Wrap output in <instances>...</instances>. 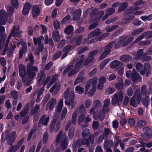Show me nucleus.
I'll use <instances>...</instances> for the list:
<instances>
[{
  "label": "nucleus",
  "mask_w": 152,
  "mask_h": 152,
  "mask_svg": "<svg viewBox=\"0 0 152 152\" xmlns=\"http://www.w3.org/2000/svg\"><path fill=\"white\" fill-rule=\"evenodd\" d=\"M28 56L30 60V63L28 64L27 67V78L26 79L25 85L29 86L32 81L36 73L35 72L38 71V68L34 66H31L34 63V60L32 54L29 53Z\"/></svg>",
  "instance_id": "nucleus-1"
},
{
  "label": "nucleus",
  "mask_w": 152,
  "mask_h": 152,
  "mask_svg": "<svg viewBox=\"0 0 152 152\" xmlns=\"http://www.w3.org/2000/svg\"><path fill=\"white\" fill-rule=\"evenodd\" d=\"M7 15L5 11L1 10H0V50L2 49L4 42L6 39V35L4 34L5 28L1 25L5 24L7 21Z\"/></svg>",
  "instance_id": "nucleus-2"
},
{
  "label": "nucleus",
  "mask_w": 152,
  "mask_h": 152,
  "mask_svg": "<svg viewBox=\"0 0 152 152\" xmlns=\"http://www.w3.org/2000/svg\"><path fill=\"white\" fill-rule=\"evenodd\" d=\"M84 56L82 55L79 57L77 60L76 64L75 66L74 69L72 70L73 68V65H69L64 71L63 74H66L68 72H70L68 74V76L71 77L77 73L80 69L83 66V63L84 60Z\"/></svg>",
  "instance_id": "nucleus-3"
},
{
  "label": "nucleus",
  "mask_w": 152,
  "mask_h": 152,
  "mask_svg": "<svg viewBox=\"0 0 152 152\" xmlns=\"http://www.w3.org/2000/svg\"><path fill=\"white\" fill-rule=\"evenodd\" d=\"M98 82V78L94 77L88 80L85 87V94L89 96H93L96 90V86Z\"/></svg>",
  "instance_id": "nucleus-4"
},
{
  "label": "nucleus",
  "mask_w": 152,
  "mask_h": 152,
  "mask_svg": "<svg viewBox=\"0 0 152 152\" xmlns=\"http://www.w3.org/2000/svg\"><path fill=\"white\" fill-rule=\"evenodd\" d=\"M64 97L65 99H69V100L65 99L64 101L65 104L70 107L72 109H74L76 104V102L75 101V97L74 92L73 91H71L69 92V88H67L65 92Z\"/></svg>",
  "instance_id": "nucleus-5"
},
{
  "label": "nucleus",
  "mask_w": 152,
  "mask_h": 152,
  "mask_svg": "<svg viewBox=\"0 0 152 152\" xmlns=\"http://www.w3.org/2000/svg\"><path fill=\"white\" fill-rule=\"evenodd\" d=\"M110 104V100L109 99H106L104 102V105L103 107V110L100 111L97 114L96 113L94 114V118L96 120L99 119L101 121L103 120L105 117V113L109 110L108 107Z\"/></svg>",
  "instance_id": "nucleus-6"
},
{
  "label": "nucleus",
  "mask_w": 152,
  "mask_h": 152,
  "mask_svg": "<svg viewBox=\"0 0 152 152\" xmlns=\"http://www.w3.org/2000/svg\"><path fill=\"white\" fill-rule=\"evenodd\" d=\"M10 132L7 130L3 133L1 141V142H4L5 139L7 140L8 144L11 145L13 143L16 137V133L15 131L12 132L9 135Z\"/></svg>",
  "instance_id": "nucleus-7"
},
{
  "label": "nucleus",
  "mask_w": 152,
  "mask_h": 152,
  "mask_svg": "<svg viewBox=\"0 0 152 152\" xmlns=\"http://www.w3.org/2000/svg\"><path fill=\"white\" fill-rule=\"evenodd\" d=\"M67 137L65 133H63L61 131L59 132L56 139V142L61 143V147L62 149H66L68 145V142L66 139Z\"/></svg>",
  "instance_id": "nucleus-8"
},
{
  "label": "nucleus",
  "mask_w": 152,
  "mask_h": 152,
  "mask_svg": "<svg viewBox=\"0 0 152 152\" xmlns=\"http://www.w3.org/2000/svg\"><path fill=\"white\" fill-rule=\"evenodd\" d=\"M59 113L57 112L55 113L53 119L50 124V132L51 133H52L54 130L56 132H57L60 128L61 123L57 121L59 116Z\"/></svg>",
  "instance_id": "nucleus-9"
},
{
  "label": "nucleus",
  "mask_w": 152,
  "mask_h": 152,
  "mask_svg": "<svg viewBox=\"0 0 152 152\" xmlns=\"http://www.w3.org/2000/svg\"><path fill=\"white\" fill-rule=\"evenodd\" d=\"M139 9V7H137L134 8L132 7L130 8L129 10H128V15H127V18L125 20V23H126L128 22L129 20L134 19V16L131 15L130 13H132L136 15H141L144 13V12L142 11H136Z\"/></svg>",
  "instance_id": "nucleus-10"
},
{
  "label": "nucleus",
  "mask_w": 152,
  "mask_h": 152,
  "mask_svg": "<svg viewBox=\"0 0 152 152\" xmlns=\"http://www.w3.org/2000/svg\"><path fill=\"white\" fill-rule=\"evenodd\" d=\"M20 31L18 27V26H14L11 32L6 40L5 45V50H3V53H2V55H4L6 53V50L7 49L9 42L12 36H13L14 37H16L18 35Z\"/></svg>",
  "instance_id": "nucleus-11"
},
{
  "label": "nucleus",
  "mask_w": 152,
  "mask_h": 152,
  "mask_svg": "<svg viewBox=\"0 0 152 152\" xmlns=\"http://www.w3.org/2000/svg\"><path fill=\"white\" fill-rule=\"evenodd\" d=\"M46 75L43 70L41 71L38 73L37 80L39 85L42 84L44 86L46 85L50 79V77L48 76L45 79Z\"/></svg>",
  "instance_id": "nucleus-12"
},
{
  "label": "nucleus",
  "mask_w": 152,
  "mask_h": 152,
  "mask_svg": "<svg viewBox=\"0 0 152 152\" xmlns=\"http://www.w3.org/2000/svg\"><path fill=\"white\" fill-rule=\"evenodd\" d=\"M141 98V96L140 91H136L134 95L132 97L130 101V104L134 107H137L140 103Z\"/></svg>",
  "instance_id": "nucleus-13"
},
{
  "label": "nucleus",
  "mask_w": 152,
  "mask_h": 152,
  "mask_svg": "<svg viewBox=\"0 0 152 152\" xmlns=\"http://www.w3.org/2000/svg\"><path fill=\"white\" fill-rule=\"evenodd\" d=\"M89 130L87 129H84L82 133L83 137L86 138L89 135ZM94 141V137L93 136H91L89 138V140L86 138L83 139L82 141V144H87L88 145L90 143H92Z\"/></svg>",
  "instance_id": "nucleus-14"
},
{
  "label": "nucleus",
  "mask_w": 152,
  "mask_h": 152,
  "mask_svg": "<svg viewBox=\"0 0 152 152\" xmlns=\"http://www.w3.org/2000/svg\"><path fill=\"white\" fill-rule=\"evenodd\" d=\"M133 39V38L132 37H121L120 40L118 42L117 47H119L122 46H125Z\"/></svg>",
  "instance_id": "nucleus-15"
},
{
  "label": "nucleus",
  "mask_w": 152,
  "mask_h": 152,
  "mask_svg": "<svg viewBox=\"0 0 152 152\" xmlns=\"http://www.w3.org/2000/svg\"><path fill=\"white\" fill-rule=\"evenodd\" d=\"M123 94L122 92H119L115 94L112 100V104L113 105L117 104L119 105L118 102H121L123 99Z\"/></svg>",
  "instance_id": "nucleus-16"
},
{
  "label": "nucleus",
  "mask_w": 152,
  "mask_h": 152,
  "mask_svg": "<svg viewBox=\"0 0 152 152\" xmlns=\"http://www.w3.org/2000/svg\"><path fill=\"white\" fill-rule=\"evenodd\" d=\"M44 39V37L43 36H41L37 39L36 37H34L33 39L35 45H36L37 44H39V50L35 52V54L36 55H38L39 53V52L42 50L43 49V44L42 41Z\"/></svg>",
  "instance_id": "nucleus-17"
},
{
  "label": "nucleus",
  "mask_w": 152,
  "mask_h": 152,
  "mask_svg": "<svg viewBox=\"0 0 152 152\" xmlns=\"http://www.w3.org/2000/svg\"><path fill=\"white\" fill-rule=\"evenodd\" d=\"M93 105L95 108H91L89 112V113L90 115L93 114V116L94 117V113H96L98 114V113L100 111L98 112L96 111H95V110H96L97 109L101 107L102 105L100 101L98 100H96L94 101L93 102Z\"/></svg>",
  "instance_id": "nucleus-18"
},
{
  "label": "nucleus",
  "mask_w": 152,
  "mask_h": 152,
  "mask_svg": "<svg viewBox=\"0 0 152 152\" xmlns=\"http://www.w3.org/2000/svg\"><path fill=\"white\" fill-rule=\"evenodd\" d=\"M114 44V42H112L106 46L104 51L99 57L100 59L102 60L103 59L110 53V49L113 46V45Z\"/></svg>",
  "instance_id": "nucleus-19"
},
{
  "label": "nucleus",
  "mask_w": 152,
  "mask_h": 152,
  "mask_svg": "<svg viewBox=\"0 0 152 152\" xmlns=\"http://www.w3.org/2000/svg\"><path fill=\"white\" fill-rule=\"evenodd\" d=\"M69 130L68 134L69 138L71 139L73 137L75 132V128L73 125H71V123L68 122L65 127V130L67 131Z\"/></svg>",
  "instance_id": "nucleus-20"
},
{
  "label": "nucleus",
  "mask_w": 152,
  "mask_h": 152,
  "mask_svg": "<svg viewBox=\"0 0 152 152\" xmlns=\"http://www.w3.org/2000/svg\"><path fill=\"white\" fill-rule=\"evenodd\" d=\"M19 75L22 78V80L23 83L26 81V70L25 67L23 65L20 64L19 66Z\"/></svg>",
  "instance_id": "nucleus-21"
},
{
  "label": "nucleus",
  "mask_w": 152,
  "mask_h": 152,
  "mask_svg": "<svg viewBox=\"0 0 152 152\" xmlns=\"http://www.w3.org/2000/svg\"><path fill=\"white\" fill-rule=\"evenodd\" d=\"M98 51L96 50L95 51L91 52L89 54V57L88 59L87 60L86 62L84 64L85 66H86L89 63H93V56L96 55L98 53Z\"/></svg>",
  "instance_id": "nucleus-22"
},
{
  "label": "nucleus",
  "mask_w": 152,
  "mask_h": 152,
  "mask_svg": "<svg viewBox=\"0 0 152 152\" xmlns=\"http://www.w3.org/2000/svg\"><path fill=\"white\" fill-rule=\"evenodd\" d=\"M96 9H93L91 13V15L92 17H94L95 18V20L97 21L100 19L101 18L104 14V12L103 11H101L97 14H95V13L96 12Z\"/></svg>",
  "instance_id": "nucleus-23"
},
{
  "label": "nucleus",
  "mask_w": 152,
  "mask_h": 152,
  "mask_svg": "<svg viewBox=\"0 0 152 152\" xmlns=\"http://www.w3.org/2000/svg\"><path fill=\"white\" fill-rule=\"evenodd\" d=\"M73 28L72 25H69L65 29L64 32L67 34L66 36L67 39H69L72 35Z\"/></svg>",
  "instance_id": "nucleus-24"
},
{
  "label": "nucleus",
  "mask_w": 152,
  "mask_h": 152,
  "mask_svg": "<svg viewBox=\"0 0 152 152\" xmlns=\"http://www.w3.org/2000/svg\"><path fill=\"white\" fill-rule=\"evenodd\" d=\"M50 119L49 117L46 115H43L39 121L38 125L39 126H40V124H41L44 125H47L49 122Z\"/></svg>",
  "instance_id": "nucleus-25"
},
{
  "label": "nucleus",
  "mask_w": 152,
  "mask_h": 152,
  "mask_svg": "<svg viewBox=\"0 0 152 152\" xmlns=\"http://www.w3.org/2000/svg\"><path fill=\"white\" fill-rule=\"evenodd\" d=\"M24 140V139L23 138H21L15 146H12L10 152H15L16 151L18 150L21 145L23 143Z\"/></svg>",
  "instance_id": "nucleus-26"
},
{
  "label": "nucleus",
  "mask_w": 152,
  "mask_h": 152,
  "mask_svg": "<svg viewBox=\"0 0 152 152\" xmlns=\"http://www.w3.org/2000/svg\"><path fill=\"white\" fill-rule=\"evenodd\" d=\"M40 12V10L38 6L34 5L33 7L32 13L34 18H36L39 15Z\"/></svg>",
  "instance_id": "nucleus-27"
},
{
  "label": "nucleus",
  "mask_w": 152,
  "mask_h": 152,
  "mask_svg": "<svg viewBox=\"0 0 152 152\" xmlns=\"http://www.w3.org/2000/svg\"><path fill=\"white\" fill-rule=\"evenodd\" d=\"M145 37H146V39L150 38L152 37V32H147L144 33L141 36L137 38L135 40V42H139Z\"/></svg>",
  "instance_id": "nucleus-28"
},
{
  "label": "nucleus",
  "mask_w": 152,
  "mask_h": 152,
  "mask_svg": "<svg viewBox=\"0 0 152 152\" xmlns=\"http://www.w3.org/2000/svg\"><path fill=\"white\" fill-rule=\"evenodd\" d=\"M60 87L61 86L59 84H56L50 88V92L52 93V94L55 95L58 93Z\"/></svg>",
  "instance_id": "nucleus-29"
},
{
  "label": "nucleus",
  "mask_w": 152,
  "mask_h": 152,
  "mask_svg": "<svg viewBox=\"0 0 152 152\" xmlns=\"http://www.w3.org/2000/svg\"><path fill=\"white\" fill-rule=\"evenodd\" d=\"M150 66L148 63H145L144 65V69H142L140 71V74L141 75H143L145 73V71H146V75L148 76L150 73Z\"/></svg>",
  "instance_id": "nucleus-30"
},
{
  "label": "nucleus",
  "mask_w": 152,
  "mask_h": 152,
  "mask_svg": "<svg viewBox=\"0 0 152 152\" xmlns=\"http://www.w3.org/2000/svg\"><path fill=\"white\" fill-rule=\"evenodd\" d=\"M145 134L142 135L143 136H146V138H151L152 136V131L147 127L143 129Z\"/></svg>",
  "instance_id": "nucleus-31"
},
{
  "label": "nucleus",
  "mask_w": 152,
  "mask_h": 152,
  "mask_svg": "<svg viewBox=\"0 0 152 152\" xmlns=\"http://www.w3.org/2000/svg\"><path fill=\"white\" fill-rule=\"evenodd\" d=\"M132 79V80L134 82L140 81L141 80V77L138 74L136 73V70L135 69H133Z\"/></svg>",
  "instance_id": "nucleus-32"
},
{
  "label": "nucleus",
  "mask_w": 152,
  "mask_h": 152,
  "mask_svg": "<svg viewBox=\"0 0 152 152\" xmlns=\"http://www.w3.org/2000/svg\"><path fill=\"white\" fill-rule=\"evenodd\" d=\"M83 72H81L79 75L78 77L76 79L74 82V85H77L78 83L82 82L86 80V79L83 76Z\"/></svg>",
  "instance_id": "nucleus-33"
},
{
  "label": "nucleus",
  "mask_w": 152,
  "mask_h": 152,
  "mask_svg": "<svg viewBox=\"0 0 152 152\" xmlns=\"http://www.w3.org/2000/svg\"><path fill=\"white\" fill-rule=\"evenodd\" d=\"M75 47V45H73L72 46L71 45L66 46L64 49L63 52H64V53L62 56V58L63 59L64 58L67 56L68 51Z\"/></svg>",
  "instance_id": "nucleus-34"
},
{
  "label": "nucleus",
  "mask_w": 152,
  "mask_h": 152,
  "mask_svg": "<svg viewBox=\"0 0 152 152\" xmlns=\"http://www.w3.org/2000/svg\"><path fill=\"white\" fill-rule=\"evenodd\" d=\"M31 6L30 4L28 3H26L24 5L23 10V13L24 15H28L31 8Z\"/></svg>",
  "instance_id": "nucleus-35"
},
{
  "label": "nucleus",
  "mask_w": 152,
  "mask_h": 152,
  "mask_svg": "<svg viewBox=\"0 0 152 152\" xmlns=\"http://www.w3.org/2000/svg\"><path fill=\"white\" fill-rule=\"evenodd\" d=\"M78 113V111H75L73 112L72 116V122H70L71 125L75 126L76 125L77 122V115Z\"/></svg>",
  "instance_id": "nucleus-36"
},
{
  "label": "nucleus",
  "mask_w": 152,
  "mask_h": 152,
  "mask_svg": "<svg viewBox=\"0 0 152 152\" xmlns=\"http://www.w3.org/2000/svg\"><path fill=\"white\" fill-rule=\"evenodd\" d=\"M101 32L100 29H99L95 30L93 32L91 33L88 35V38H91L94 37H97L101 34Z\"/></svg>",
  "instance_id": "nucleus-37"
},
{
  "label": "nucleus",
  "mask_w": 152,
  "mask_h": 152,
  "mask_svg": "<svg viewBox=\"0 0 152 152\" xmlns=\"http://www.w3.org/2000/svg\"><path fill=\"white\" fill-rule=\"evenodd\" d=\"M56 99L54 98H52L49 101L48 104V106L50 110H53L56 104Z\"/></svg>",
  "instance_id": "nucleus-38"
},
{
  "label": "nucleus",
  "mask_w": 152,
  "mask_h": 152,
  "mask_svg": "<svg viewBox=\"0 0 152 152\" xmlns=\"http://www.w3.org/2000/svg\"><path fill=\"white\" fill-rule=\"evenodd\" d=\"M52 37L55 41L58 42L60 40V36L59 32L56 30H54L52 33Z\"/></svg>",
  "instance_id": "nucleus-39"
},
{
  "label": "nucleus",
  "mask_w": 152,
  "mask_h": 152,
  "mask_svg": "<svg viewBox=\"0 0 152 152\" xmlns=\"http://www.w3.org/2000/svg\"><path fill=\"white\" fill-rule=\"evenodd\" d=\"M81 14V11L80 9L75 11L73 15V18L74 20H78L80 18Z\"/></svg>",
  "instance_id": "nucleus-40"
},
{
  "label": "nucleus",
  "mask_w": 152,
  "mask_h": 152,
  "mask_svg": "<svg viewBox=\"0 0 152 152\" xmlns=\"http://www.w3.org/2000/svg\"><path fill=\"white\" fill-rule=\"evenodd\" d=\"M115 12V9L114 8H109L107 10L106 14L103 18V20H105L108 16L113 14Z\"/></svg>",
  "instance_id": "nucleus-41"
},
{
  "label": "nucleus",
  "mask_w": 152,
  "mask_h": 152,
  "mask_svg": "<svg viewBox=\"0 0 152 152\" xmlns=\"http://www.w3.org/2000/svg\"><path fill=\"white\" fill-rule=\"evenodd\" d=\"M71 20V18L69 15H67L63 18L61 21V24L63 25H65L69 23Z\"/></svg>",
  "instance_id": "nucleus-42"
},
{
  "label": "nucleus",
  "mask_w": 152,
  "mask_h": 152,
  "mask_svg": "<svg viewBox=\"0 0 152 152\" xmlns=\"http://www.w3.org/2000/svg\"><path fill=\"white\" fill-rule=\"evenodd\" d=\"M83 38V37L82 36H80L78 37L77 38H73L71 40V43H73L75 42L76 44L77 45H80L81 42V40Z\"/></svg>",
  "instance_id": "nucleus-43"
},
{
  "label": "nucleus",
  "mask_w": 152,
  "mask_h": 152,
  "mask_svg": "<svg viewBox=\"0 0 152 152\" xmlns=\"http://www.w3.org/2000/svg\"><path fill=\"white\" fill-rule=\"evenodd\" d=\"M132 59L131 57L128 55H123L121 56L120 60L125 62H128Z\"/></svg>",
  "instance_id": "nucleus-44"
},
{
  "label": "nucleus",
  "mask_w": 152,
  "mask_h": 152,
  "mask_svg": "<svg viewBox=\"0 0 152 152\" xmlns=\"http://www.w3.org/2000/svg\"><path fill=\"white\" fill-rule=\"evenodd\" d=\"M121 63L117 60H114L110 62V66L111 68L114 69L120 65Z\"/></svg>",
  "instance_id": "nucleus-45"
},
{
  "label": "nucleus",
  "mask_w": 152,
  "mask_h": 152,
  "mask_svg": "<svg viewBox=\"0 0 152 152\" xmlns=\"http://www.w3.org/2000/svg\"><path fill=\"white\" fill-rule=\"evenodd\" d=\"M75 91L77 94H82L84 91V88L80 86H77L75 88Z\"/></svg>",
  "instance_id": "nucleus-46"
},
{
  "label": "nucleus",
  "mask_w": 152,
  "mask_h": 152,
  "mask_svg": "<svg viewBox=\"0 0 152 152\" xmlns=\"http://www.w3.org/2000/svg\"><path fill=\"white\" fill-rule=\"evenodd\" d=\"M128 6L127 3L126 2H125L122 3L120 7L118 8V10L119 12L122 11L126 9Z\"/></svg>",
  "instance_id": "nucleus-47"
},
{
  "label": "nucleus",
  "mask_w": 152,
  "mask_h": 152,
  "mask_svg": "<svg viewBox=\"0 0 152 152\" xmlns=\"http://www.w3.org/2000/svg\"><path fill=\"white\" fill-rule=\"evenodd\" d=\"M68 112V110L66 107H64L62 111L61 118V120H63L65 117Z\"/></svg>",
  "instance_id": "nucleus-48"
},
{
  "label": "nucleus",
  "mask_w": 152,
  "mask_h": 152,
  "mask_svg": "<svg viewBox=\"0 0 152 152\" xmlns=\"http://www.w3.org/2000/svg\"><path fill=\"white\" fill-rule=\"evenodd\" d=\"M145 96V97L144 96L142 97V102L145 106L147 107L148 105L149 97L147 96Z\"/></svg>",
  "instance_id": "nucleus-49"
},
{
  "label": "nucleus",
  "mask_w": 152,
  "mask_h": 152,
  "mask_svg": "<svg viewBox=\"0 0 152 152\" xmlns=\"http://www.w3.org/2000/svg\"><path fill=\"white\" fill-rule=\"evenodd\" d=\"M143 52V50L142 49L139 50L137 52V55L136 56V58L137 59L141 58L142 56L144 55Z\"/></svg>",
  "instance_id": "nucleus-50"
},
{
  "label": "nucleus",
  "mask_w": 152,
  "mask_h": 152,
  "mask_svg": "<svg viewBox=\"0 0 152 152\" xmlns=\"http://www.w3.org/2000/svg\"><path fill=\"white\" fill-rule=\"evenodd\" d=\"M27 50V47L26 43L25 44V45L23 46L22 48L20 51L19 56L20 58H21L23 56V54L26 53Z\"/></svg>",
  "instance_id": "nucleus-51"
},
{
  "label": "nucleus",
  "mask_w": 152,
  "mask_h": 152,
  "mask_svg": "<svg viewBox=\"0 0 152 152\" xmlns=\"http://www.w3.org/2000/svg\"><path fill=\"white\" fill-rule=\"evenodd\" d=\"M113 145V142L111 141L106 140L104 142V147L105 149L108 148V147H111Z\"/></svg>",
  "instance_id": "nucleus-52"
},
{
  "label": "nucleus",
  "mask_w": 152,
  "mask_h": 152,
  "mask_svg": "<svg viewBox=\"0 0 152 152\" xmlns=\"http://www.w3.org/2000/svg\"><path fill=\"white\" fill-rule=\"evenodd\" d=\"M141 19L143 21L149 20L152 19V14L148 16H144L141 17Z\"/></svg>",
  "instance_id": "nucleus-53"
},
{
  "label": "nucleus",
  "mask_w": 152,
  "mask_h": 152,
  "mask_svg": "<svg viewBox=\"0 0 152 152\" xmlns=\"http://www.w3.org/2000/svg\"><path fill=\"white\" fill-rule=\"evenodd\" d=\"M85 118V115L83 114L80 115L78 119V123L79 124H81L83 123Z\"/></svg>",
  "instance_id": "nucleus-54"
},
{
  "label": "nucleus",
  "mask_w": 152,
  "mask_h": 152,
  "mask_svg": "<svg viewBox=\"0 0 152 152\" xmlns=\"http://www.w3.org/2000/svg\"><path fill=\"white\" fill-rule=\"evenodd\" d=\"M57 77V75H56L53 77V78L50 81V82L48 85V88H49L50 86L53 83H54L56 81Z\"/></svg>",
  "instance_id": "nucleus-55"
},
{
  "label": "nucleus",
  "mask_w": 152,
  "mask_h": 152,
  "mask_svg": "<svg viewBox=\"0 0 152 152\" xmlns=\"http://www.w3.org/2000/svg\"><path fill=\"white\" fill-rule=\"evenodd\" d=\"M144 31L143 28H140L137 30H134L132 33V36L136 35L141 32H142Z\"/></svg>",
  "instance_id": "nucleus-56"
},
{
  "label": "nucleus",
  "mask_w": 152,
  "mask_h": 152,
  "mask_svg": "<svg viewBox=\"0 0 152 152\" xmlns=\"http://www.w3.org/2000/svg\"><path fill=\"white\" fill-rule=\"evenodd\" d=\"M75 111H78V113L80 112L81 113H86V110L85 107L84 105H80L78 109L77 110H75Z\"/></svg>",
  "instance_id": "nucleus-57"
},
{
  "label": "nucleus",
  "mask_w": 152,
  "mask_h": 152,
  "mask_svg": "<svg viewBox=\"0 0 152 152\" xmlns=\"http://www.w3.org/2000/svg\"><path fill=\"white\" fill-rule=\"evenodd\" d=\"M28 110V106L27 108H25L24 110L22 111L20 113V116L21 117H23L26 115L27 113Z\"/></svg>",
  "instance_id": "nucleus-58"
},
{
  "label": "nucleus",
  "mask_w": 152,
  "mask_h": 152,
  "mask_svg": "<svg viewBox=\"0 0 152 152\" xmlns=\"http://www.w3.org/2000/svg\"><path fill=\"white\" fill-rule=\"evenodd\" d=\"M110 61L109 59H107L103 61L100 64V68L101 69H103Z\"/></svg>",
  "instance_id": "nucleus-59"
},
{
  "label": "nucleus",
  "mask_w": 152,
  "mask_h": 152,
  "mask_svg": "<svg viewBox=\"0 0 152 152\" xmlns=\"http://www.w3.org/2000/svg\"><path fill=\"white\" fill-rule=\"evenodd\" d=\"M48 133L45 132L44 134L43 135V142L45 144L48 142Z\"/></svg>",
  "instance_id": "nucleus-60"
},
{
  "label": "nucleus",
  "mask_w": 152,
  "mask_h": 152,
  "mask_svg": "<svg viewBox=\"0 0 152 152\" xmlns=\"http://www.w3.org/2000/svg\"><path fill=\"white\" fill-rule=\"evenodd\" d=\"M42 28V34H46L47 32V28L44 25L42 24L41 25Z\"/></svg>",
  "instance_id": "nucleus-61"
},
{
  "label": "nucleus",
  "mask_w": 152,
  "mask_h": 152,
  "mask_svg": "<svg viewBox=\"0 0 152 152\" xmlns=\"http://www.w3.org/2000/svg\"><path fill=\"white\" fill-rule=\"evenodd\" d=\"M117 25H115L112 27H108L107 28L106 31L108 32H110L117 28L118 27Z\"/></svg>",
  "instance_id": "nucleus-62"
},
{
  "label": "nucleus",
  "mask_w": 152,
  "mask_h": 152,
  "mask_svg": "<svg viewBox=\"0 0 152 152\" xmlns=\"http://www.w3.org/2000/svg\"><path fill=\"white\" fill-rule=\"evenodd\" d=\"M53 25L55 29H58L60 27V22L58 20H55L54 22Z\"/></svg>",
  "instance_id": "nucleus-63"
},
{
  "label": "nucleus",
  "mask_w": 152,
  "mask_h": 152,
  "mask_svg": "<svg viewBox=\"0 0 152 152\" xmlns=\"http://www.w3.org/2000/svg\"><path fill=\"white\" fill-rule=\"evenodd\" d=\"M11 3L12 5L16 8H17L19 5L18 0H11Z\"/></svg>",
  "instance_id": "nucleus-64"
}]
</instances>
